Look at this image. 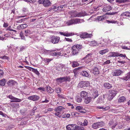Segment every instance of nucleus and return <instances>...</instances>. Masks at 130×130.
Wrapping results in <instances>:
<instances>
[{
	"mask_svg": "<svg viewBox=\"0 0 130 130\" xmlns=\"http://www.w3.org/2000/svg\"><path fill=\"white\" fill-rule=\"evenodd\" d=\"M116 2L118 3H125V0H116Z\"/></svg>",
	"mask_w": 130,
	"mask_h": 130,
	"instance_id": "40",
	"label": "nucleus"
},
{
	"mask_svg": "<svg viewBox=\"0 0 130 130\" xmlns=\"http://www.w3.org/2000/svg\"><path fill=\"white\" fill-rule=\"evenodd\" d=\"M88 123L87 120L86 119H85L84 120V122L83 123L82 125L84 126L87 125Z\"/></svg>",
	"mask_w": 130,
	"mask_h": 130,
	"instance_id": "47",
	"label": "nucleus"
},
{
	"mask_svg": "<svg viewBox=\"0 0 130 130\" xmlns=\"http://www.w3.org/2000/svg\"><path fill=\"white\" fill-rule=\"evenodd\" d=\"M92 54L91 53H89L83 59L84 60L85 59H89L91 58V55Z\"/></svg>",
	"mask_w": 130,
	"mask_h": 130,
	"instance_id": "34",
	"label": "nucleus"
},
{
	"mask_svg": "<svg viewBox=\"0 0 130 130\" xmlns=\"http://www.w3.org/2000/svg\"><path fill=\"white\" fill-rule=\"evenodd\" d=\"M118 56H120L122 57H126V58L127 59V58L126 57L125 55L124 54V55L122 54H120L118 53Z\"/></svg>",
	"mask_w": 130,
	"mask_h": 130,
	"instance_id": "56",
	"label": "nucleus"
},
{
	"mask_svg": "<svg viewBox=\"0 0 130 130\" xmlns=\"http://www.w3.org/2000/svg\"><path fill=\"white\" fill-rule=\"evenodd\" d=\"M87 13L84 11H82L78 13H77V15L76 16H72L73 17H83L87 15Z\"/></svg>",
	"mask_w": 130,
	"mask_h": 130,
	"instance_id": "10",
	"label": "nucleus"
},
{
	"mask_svg": "<svg viewBox=\"0 0 130 130\" xmlns=\"http://www.w3.org/2000/svg\"><path fill=\"white\" fill-rule=\"evenodd\" d=\"M74 35L73 34H72L71 32L68 33L67 32V33H66L65 34H64V36H66V37L69 36H71L72 35Z\"/></svg>",
	"mask_w": 130,
	"mask_h": 130,
	"instance_id": "41",
	"label": "nucleus"
},
{
	"mask_svg": "<svg viewBox=\"0 0 130 130\" xmlns=\"http://www.w3.org/2000/svg\"><path fill=\"white\" fill-rule=\"evenodd\" d=\"M32 71L38 75H39L40 73L37 69H35L34 68L33 69Z\"/></svg>",
	"mask_w": 130,
	"mask_h": 130,
	"instance_id": "42",
	"label": "nucleus"
},
{
	"mask_svg": "<svg viewBox=\"0 0 130 130\" xmlns=\"http://www.w3.org/2000/svg\"><path fill=\"white\" fill-rule=\"evenodd\" d=\"M75 46V45H74L71 48V50L72 51V54L74 55H76L78 53V50Z\"/></svg>",
	"mask_w": 130,
	"mask_h": 130,
	"instance_id": "9",
	"label": "nucleus"
},
{
	"mask_svg": "<svg viewBox=\"0 0 130 130\" xmlns=\"http://www.w3.org/2000/svg\"><path fill=\"white\" fill-rule=\"evenodd\" d=\"M27 27V25L26 24H24L19 25L17 27V29L18 30L23 29Z\"/></svg>",
	"mask_w": 130,
	"mask_h": 130,
	"instance_id": "16",
	"label": "nucleus"
},
{
	"mask_svg": "<svg viewBox=\"0 0 130 130\" xmlns=\"http://www.w3.org/2000/svg\"><path fill=\"white\" fill-rule=\"evenodd\" d=\"M82 68H83V67H80L75 69L73 71V72L75 74L76 73H77V71L78 70L82 69Z\"/></svg>",
	"mask_w": 130,
	"mask_h": 130,
	"instance_id": "39",
	"label": "nucleus"
},
{
	"mask_svg": "<svg viewBox=\"0 0 130 130\" xmlns=\"http://www.w3.org/2000/svg\"><path fill=\"white\" fill-rule=\"evenodd\" d=\"M114 96H113V95H112L109 94L108 96V98L109 100L110 101L112 99Z\"/></svg>",
	"mask_w": 130,
	"mask_h": 130,
	"instance_id": "52",
	"label": "nucleus"
},
{
	"mask_svg": "<svg viewBox=\"0 0 130 130\" xmlns=\"http://www.w3.org/2000/svg\"><path fill=\"white\" fill-rule=\"evenodd\" d=\"M118 54V53L116 52H110L109 54V55L108 56V57H109L118 56H119Z\"/></svg>",
	"mask_w": 130,
	"mask_h": 130,
	"instance_id": "20",
	"label": "nucleus"
},
{
	"mask_svg": "<svg viewBox=\"0 0 130 130\" xmlns=\"http://www.w3.org/2000/svg\"><path fill=\"white\" fill-rule=\"evenodd\" d=\"M25 35L26 36H27L30 34V31L28 29H27L25 31Z\"/></svg>",
	"mask_w": 130,
	"mask_h": 130,
	"instance_id": "36",
	"label": "nucleus"
},
{
	"mask_svg": "<svg viewBox=\"0 0 130 130\" xmlns=\"http://www.w3.org/2000/svg\"><path fill=\"white\" fill-rule=\"evenodd\" d=\"M52 59H50L45 58L44 59V61L45 62L48 63Z\"/></svg>",
	"mask_w": 130,
	"mask_h": 130,
	"instance_id": "48",
	"label": "nucleus"
},
{
	"mask_svg": "<svg viewBox=\"0 0 130 130\" xmlns=\"http://www.w3.org/2000/svg\"><path fill=\"white\" fill-rule=\"evenodd\" d=\"M55 79L57 82L62 83L67 81V78L66 77H63L57 78Z\"/></svg>",
	"mask_w": 130,
	"mask_h": 130,
	"instance_id": "8",
	"label": "nucleus"
},
{
	"mask_svg": "<svg viewBox=\"0 0 130 130\" xmlns=\"http://www.w3.org/2000/svg\"><path fill=\"white\" fill-rule=\"evenodd\" d=\"M97 20L99 21L103 20L105 18V16L104 15L98 17Z\"/></svg>",
	"mask_w": 130,
	"mask_h": 130,
	"instance_id": "27",
	"label": "nucleus"
},
{
	"mask_svg": "<svg viewBox=\"0 0 130 130\" xmlns=\"http://www.w3.org/2000/svg\"><path fill=\"white\" fill-rule=\"evenodd\" d=\"M81 74L85 77H88L89 75L88 73L86 71H84L81 72Z\"/></svg>",
	"mask_w": 130,
	"mask_h": 130,
	"instance_id": "24",
	"label": "nucleus"
},
{
	"mask_svg": "<svg viewBox=\"0 0 130 130\" xmlns=\"http://www.w3.org/2000/svg\"><path fill=\"white\" fill-rule=\"evenodd\" d=\"M61 89L59 88L56 89L55 90V91L57 93H59L61 91Z\"/></svg>",
	"mask_w": 130,
	"mask_h": 130,
	"instance_id": "53",
	"label": "nucleus"
},
{
	"mask_svg": "<svg viewBox=\"0 0 130 130\" xmlns=\"http://www.w3.org/2000/svg\"><path fill=\"white\" fill-rule=\"evenodd\" d=\"M105 124L103 121L93 123L92 125V128L96 129L100 127H102L105 126Z\"/></svg>",
	"mask_w": 130,
	"mask_h": 130,
	"instance_id": "1",
	"label": "nucleus"
},
{
	"mask_svg": "<svg viewBox=\"0 0 130 130\" xmlns=\"http://www.w3.org/2000/svg\"><path fill=\"white\" fill-rule=\"evenodd\" d=\"M98 95V91L96 90H94L92 94V98L95 99Z\"/></svg>",
	"mask_w": 130,
	"mask_h": 130,
	"instance_id": "12",
	"label": "nucleus"
},
{
	"mask_svg": "<svg viewBox=\"0 0 130 130\" xmlns=\"http://www.w3.org/2000/svg\"><path fill=\"white\" fill-rule=\"evenodd\" d=\"M9 98L11 100H14L15 97L13 96L12 95H10L8 96Z\"/></svg>",
	"mask_w": 130,
	"mask_h": 130,
	"instance_id": "61",
	"label": "nucleus"
},
{
	"mask_svg": "<svg viewBox=\"0 0 130 130\" xmlns=\"http://www.w3.org/2000/svg\"><path fill=\"white\" fill-rule=\"evenodd\" d=\"M130 79V72H128L126 74L124 77H123L122 79L124 80L127 81Z\"/></svg>",
	"mask_w": 130,
	"mask_h": 130,
	"instance_id": "15",
	"label": "nucleus"
},
{
	"mask_svg": "<svg viewBox=\"0 0 130 130\" xmlns=\"http://www.w3.org/2000/svg\"><path fill=\"white\" fill-rule=\"evenodd\" d=\"M126 101V98L124 96L120 97L118 99L119 103L124 102Z\"/></svg>",
	"mask_w": 130,
	"mask_h": 130,
	"instance_id": "21",
	"label": "nucleus"
},
{
	"mask_svg": "<svg viewBox=\"0 0 130 130\" xmlns=\"http://www.w3.org/2000/svg\"><path fill=\"white\" fill-rule=\"evenodd\" d=\"M121 15L124 17H130V12L127 11L122 13Z\"/></svg>",
	"mask_w": 130,
	"mask_h": 130,
	"instance_id": "18",
	"label": "nucleus"
},
{
	"mask_svg": "<svg viewBox=\"0 0 130 130\" xmlns=\"http://www.w3.org/2000/svg\"><path fill=\"white\" fill-rule=\"evenodd\" d=\"M118 13L117 12H107L105 14L106 15H114L116 14H117Z\"/></svg>",
	"mask_w": 130,
	"mask_h": 130,
	"instance_id": "44",
	"label": "nucleus"
},
{
	"mask_svg": "<svg viewBox=\"0 0 130 130\" xmlns=\"http://www.w3.org/2000/svg\"><path fill=\"white\" fill-rule=\"evenodd\" d=\"M74 24L79 23L80 22V19H73Z\"/></svg>",
	"mask_w": 130,
	"mask_h": 130,
	"instance_id": "30",
	"label": "nucleus"
},
{
	"mask_svg": "<svg viewBox=\"0 0 130 130\" xmlns=\"http://www.w3.org/2000/svg\"><path fill=\"white\" fill-rule=\"evenodd\" d=\"M6 83L5 80L4 79L0 80V85L2 86H4Z\"/></svg>",
	"mask_w": 130,
	"mask_h": 130,
	"instance_id": "31",
	"label": "nucleus"
},
{
	"mask_svg": "<svg viewBox=\"0 0 130 130\" xmlns=\"http://www.w3.org/2000/svg\"><path fill=\"white\" fill-rule=\"evenodd\" d=\"M106 22L108 23H116L117 22V21H110L109 20H106Z\"/></svg>",
	"mask_w": 130,
	"mask_h": 130,
	"instance_id": "46",
	"label": "nucleus"
},
{
	"mask_svg": "<svg viewBox=\"0 0 130 130\" xmlns=\"http://www.w3.org/2000/svg\"><path fill=\"white\" fill-rule=\"evenodd\" d=\"M43 5L46 7H48L51 5V3L49 0H44Z\"/></svg>",
	"mask_w": 130,
	"mask_h": 130,
	"instance_id": "11",
	"label": "nucleus"
},
{
	"mask_svg": "<svg viewBox=\"0 0 130 130\" xmlns=\"http://www.w3.org/2000/svg\"><path fill=\"white\" fill-rule=\"evenodd\" d=\"M25 2L30 3H33L36 2V0H24Z\"/></svg>",
	"mask_w": 130,
	"mask_h": 130,
	"instance_id": "49",
	"label": "nucleus"
},
{
	"mask_svg": "<svg viewBox=\"0 0 130 130\" xmlns=\"http://www.w3.org/2000/svg\"><path fill=\"white\" fill-rule=\"evenodd\" d=\"M64 6H65L64 5H61L58 7L57 8V10H61L63 8Z\"/></svg>",
	"mask_w": 130,
	"mask_h": 130,
	"instance_id": "60",
	"label": "nucleus"
},
{
	"mask_svg": "<svg viewBox=\"0 0 130 130\" xmlns=\"http://www.w3.org/2000/svg\"><path fill=\"white\" fill-rule=\"evenodd\" d=\"M80 37L81 38H90L92 36V35L91 34H88L86 32L82 33L80 34Z\"/></svg>",
	"mask_w": 130,
	"mask_h": 130,
	"instance_id": "3",
	"label": "nucleus"
},
{
	"mask_svg": "<svg viewBox=\"0 0 130 130\" xmlns=\"http://www.w3.org/2000/svg\"><path fill=\"white\" fill-rule=\"evenodd\" d=\"M59 53L56 52L53 53L52 55L53 56H57V55H59Z\"/></svg>",
	"mask_w": 130,
	"mask_h": 130,
	"instance_id": "62",
	"label": "nucleus"
},
{
	"mask_svg": "<svg viewBox=\"0 0 130 130\" xmlns=\"http://www.w3.org/2000/svg\"><path fill=\"white\" fill-rule=\"evenodd\" d=\"M93 73L95 75H96L100 73V72L99 71V69L97 67H95L93 69Z\"/></svg>",
	"mask_w": 130,
	"mask_h": 130,
	"instance_id": "13",
	"label": "nucleus"
},
{
	"mask_svg": "<svg viewBox=\"0 0 130 130\" xmlns=\"http://www.w3.org/2000/svg\"><path fill=\"white\" fill-rule=\"evenodd\" d=\"M84 128L83 127H80L76 125L74 126V130H84Z\"/></svg>",
	"mask_w": 130,
	"mask_h": 130,
	"instance_id": "29",
	"label": "nucleus"
},
{
	"mask_svg": "<svg viewBox=\"0 0 130 130\" xmlns=\"http://www.w3.org/2000/svg\"><path fill=\"white\" fill-rule=\"evenodd\" d=\"M40 99V97L37 95H33L29 96L28 99L29 100H32L34 101H36Z\"/></svg>",
	"mask_w": 130,
	"mask_h": 130,
	"instance_id": "5",
	"label": "nucleus"
},
{
	"mask_svg": "<svg viewBox=\"0 0 130 130\" xmlns=\"http://www.w3.org/2000/svg\"><path fill=\"white\" fill-rule=\"evenodd\" d=\"M107 11H109L112 9V7L108 5L107 6L105 7Z\"/></svg>",
	"mask_w": 130,
	"mask_h": 130,
	"instance_id": "51",
	"label": "nucleus"
},
{
	"mask_svg": "<svg viewBox=\"0 0 130 130\" xmlns=\"http://www.w3.org/2000/svg\"><path fill=\"white\" fill-rule=\"evenodd\" d=\"M0 58H2V59H8V57L5 55L3 56L0 57Z\"/></svg>",
	"mask_w": 130,
	"mask_h": 130,
	"instance_id": "59",
	"label": "nucleus"
},
{
	"mask_svg": "<svg viewBox=\"0 0 130 130\" xmlns=\"http://www.w3.org/2000/svg\"><path fill=\"white\" fill-rule=\"evenodd\" d=\"M70 116V114L67 113L63 115L62 116V117L63 118H64L66 117L68 118Z\"/></svg>",
	"mask_w": 130,
	"mask_h": 130,
	"instance_id": "45",
	"label": "nucleus"
},
{
	"mask_svg": "<svg viewBox=\"0 0 130 130\" xmlns=\"http://www.w3.org/2000/svg\"><path fill=\"white\" fill-rule=\"evenodd\" d=\"M75 124H70L66 126L67 130H74Z\"/></svg>",
	"mask_w": 130,
	"mask_h": 130,
	"instance_id": "14",
	"label": "nucleus"
},
{
	"mask_svg": "<svg viewBox=\"0 0 130 130\" xmlns=\"http://www.w3.org/2000/svg\"><path fill=\"white\" fill-rule=\"evenodd\" d=\"M109 94L112 95L113 96H115L117 94V91L115 90H112L109 91Z\"/></svg>",
	"mask_w": 130,
	"mask_h": 130,
	"instance_id": "26",
	"label": "nucleus"
},
{
	"mask_svg": "<svg viewBox=\"0 0 130 130\" xmlns=\"http://www.w3.org/2000/svg\"><path fill=\"white\" fill-rule=\"evenodd\" d=\"M42 50V52L43 53L46 54H47L50 51L49 50Z\"/></svg>",
	"mask_w": 130,
	"mask_h": 130,
	"instance_id": "57",
	"label": "nucleus"
},
{
	"mask_svg": "<svg viewBox=\"0 0 130 130\" xmlns=\"http://www.w3.org/2000/svg\"><path fill=\"white\" fill-rule=\"evenodd\" d=\"M105 95H103L102 96L101 95L100 96L96 101L97 103H103L104 102V99Z\"/></svg>",
	"mask_w": 130,
	"mask_h": 130,
	"instance_id": "7",
	"label": "nucleus"
},
{
	"mask_svg": "<svg viewBox=\"0 0 130 130\" xmlns=\"http://www.w3.org/2000/svg\"><path fill=\"white\" fill-rule=\"evenodd\" d=\"M87 93L85 91H83L81 92L80 94L81 97L84 98L87 96Z\"/></svg>",
	"mask_w": 130,
	"mask_h": 130,
	"instance_id": "22",
	"label": "nucleus"
},
{
	"mask_svg": "<svg viewBox=\"0 0 130 130\" xmlns=\"http://www.w3.org/2000/svg\"><path fill=\"white\" fill-rule=\"evenodd\" d=\"M71 63L72 64V66L73 67H77L79 65V63L77 62L74 61L72 62H71Z\"/></svg>",
	"mask_w": 130,
	"mask_h": 130,
	"instance_id": "25",
	"label": "nucleus"
},
{
	"mask_svg": "<svg viewBox=\"0 0 130 130\" xmlns=\"http://www.w3.org/2000/svg\"><path fill=\"white\" fill-rule=\"evenodd\" d=\"M59 37L54 36L52 37L51 39V42L54 44L57 43L59 42Z\"/></svg>",
	"mask_w": 130,
	"mask_h": 130,
	"instance_id": "6",
	"label": "nucleus"
},
{
	"mask_svg": "<svg viewBox=\"0 0 130 130\" xmlns=\"http://www.w3.org/2000/svg\"><path fill=\"white\" fill-rule=\"evenodd\" d=\"M22 99H19L16 98H15L14 100L15 101V102H20L22 101Z\"/></svg>",
	"mask_w": 130,
	"mask_h": 130,
	"instance_id": "55",
	"label": "nucleus"
},
{
	"mask_svg": "<svg viewBox=\"0 0 130 130\" xmlns=\"http://www.w3.org/2000/svg\"><path fill=\"white\" fill-rule=\"evenodd\" d=\"M76 100L78 103L81 102L82 100V98L81 97V96H76Z\"/></svg>",
	"mask_w": 130,
	"mask_h": 130,
	"instance_id": "35",
	"label": "nucleus"
},
{
	"mask_svg": "<svg viewBox=\"0 0 130 130\" xmlns=\"http://www.w3.org/2000/svg\"><path fill=\"white\" fill-rule=\"evenodd\" d=\"M103 86L106 89H109L111 88L112 85L108 83H106L104 84Z\"/></svg>",
	"mask_w": 130,
	"mask_h": 130,
	"instance_id": "17",
	"label": "nucleus"
},
{
	"mask_svg": "<svg viewBox=\"0 0 130 130\" xmlns=\"http://www.w3.org/2000/svg\"><path fill=\"white\" fill-rule=\"evenodd\" d=\"M76 109L78 111L81 112H85L82 110H84L83 107L81 106H77L76 107Z\"/></svg>",
	"mask_w": 130,
	"mask_h": 130,
	"instance_id": "19",
	"label": "nucleus"
},
{
	"mask_svg": "<svg viewBox=\"0 0 130 130\" xmlns=\"http://www.w3.org/2000/svg\"><path fill=\"white\" fill-rule=\"evenodd\" d=\"M124 72V70L123 71L120 69L116 70L112 72V75L114 76H118Z\"/></svg>",
	"mask_w": 130,
	"mask_h": 130,
	"instance_id": "4",
	"label": "nucleus"
},
{
	"mask_svg": "<svg viewBox=\"0 0 130 130\" xmlns=\"http://www.w3.org/2000/svg\"><path fill=\"white\" fill-rule=\"evenodd\" d=\"M90 84L89 82H84L83 81L80 82L78 84V86L80 88L85 87H88L90 86Z\"/></svg>",
	"mask_w": 130,
	"mask_h": 130,
	"instance_id": "2",
	"label": "nucleus"
},
{
	"mask_svg": "<svg viewBox=\"0 0 130 130\" xmlns=\"http://www.w3.org/2000/svg\"><path fill=\"white\" fill-rule=\"evenodd\" d=\"M46 90L47 91L48 93H53L54 91V90L52 89L51 87L48 86L47 87Z\"/></svg>",
	"mask_w": 130,
	"mask_h": 130,
	"instance_id": "23",
	"label": "nucleus"
},
{
	"mask_svg": "<svg viewBox=\"0 0 130 130\" xmlns=\"http://www.w3.org/2000/svg\"><path fill=\"white\" fill-rule=\"evenodd\" d=\"M91 98L90 97H88L86 98L85 100V102L86 103L88 104L90 101Z\"/></svg>",
	"mask_w": 130,
	"mask_h": 130,
	"instance_id": "33",
	"label": "nucleus"
},
{
	"mask_svg": "<svg viewBox=\"0 0 130 130\" xmlns=\"http://www.w3.org/2000/svg\"><path fill=\"white\" fill-rule=\"evenodd\" d=\"M108 51V49H104L100 51L99 53L102 55H103Z\"/></svg>",
	"mask_w": 130,
	"mask_h": 130,
	"instance_id": "37",
	"label": "nucleus"
},
{
	"mask_svg": "<svg viewBox=\"0 0 130 130\" xmlns=\"http://www.w3.org/2000/svg\"><path fill=\"white\" fill-rule=\"evenodd\" d=\"M75 47H76L77 50H78L82 48V46L80 45H75Z\"/></svg>",
	"mask_w": 130,
	"mask_h": 130,
	"instance_id": "50",
	"label": "nucleus"
},
{
	"mask_svg": "<svg viewBox=\"0 0 130 130\" xmlns=\"http://www.w3.org/2000/svg\"><path fill=\"white\" fill-rule=\"evenodd\" d=\"M15 107L16 108H18L20 106L18 103H15Z\"/></svg>",
	"mask_w": 130,
	"mask_h": 130,
	"instance_id": "64",
	"label": "nucleus"
},
{
	"mask_svg": "<svg viewBox=\"0 0 130 130\" xmlns=\"http://www.w3.org/2000/svg\"><path fill=\"white\" fill-rule=\"evenodd\" d=\"M68 26L70 25L74 24L73 19L68 21L66 22Z\"/></svg>",
	"mask_w": 130,
	"mask_h": 130,
	"instance_id": "28",
	"label": "nucleus"
},
{
	"mask_svg": "<svg viewBox=\"0 0 130 130\" xmlns=\"http://www.w3.org/2000/svg\"><path fill=\"white\" fill-rule=\"evenodd\" d=\"M63 107L61 106H59L55 109V111H56L58 110H60L62 109Z\"/></svg>",
	"mask_w": 130,
	"mask_h": 130,
	"instance_id": "43",
	"label": "nucleus"
},
{
	"mask_svg": "<svg viewBox=\"0 0 130 130\" xmlns=\"http://www.w3.org/2000/svg\"><path fill=\"white\" fill-rule=\"evenodd\" d=\"M125 120L127 121H130V117L128 116H125Z\"/></svg>",
	"mask_w": 130,
	"mask_h": 130,
	"instance_id": "54",
	"label": "nucleus"
},
{
	"mask_svg": "<svg viewBox=\"0 0 130 130\" xmlns=\"http://www.w3.org/2000/svg\"><path fill=\"white\" fill-rule=\"evenodd\" d=\"M97 108L99 109H103V110L104 111L106 110L109 109L110 108V107H107L104 108L103 107L98 106L97 107Z\"/></svg>",
	"mask_w": 130,
	"mask_h": 130,
	"instance_id": "32",
	"label": "nucleus"
},
{
	"mask_svg": "<svg viewBox=\"0 0 130 130\" xmlns=\"http://www.w3.org/2000/svg\"><path fill=\"white\" fill-rule=\"evenodd\" d=\"M37 89L43 91H45V89L43 87H40L38 88Z\"/></svg>",
	"mask_w": 130,
	"mask_h": 130,
	"instance_id": "58",
	"label": "nucleus"
},
{
	"mask_svg": "<svg viewBox=\"0 0 130 130\" xmlns=\"http://www.w3.org/2000/svg\"><path fill=\"white\" fill-rule=\"evenodd\" d=\"M15 81L13 80H10L7 83L8 85L11 86L12 85H13L14 84Z\"/></svg>",
	"mask_w": 130,
	"mask_h": 130,
	"instance_id": "38",
	"label": "nucleus"
},
{
	"mask_svg": "<svg viewBox=\"0 0 130 130\" xmlns=\"http://www.w3.org/2000/svg\"><path fill=\"white\" fill-rule=\"evenodd\" d=\"M126 62L125 61H118L117 62V63L118 64V63H121V64H124L125 63H126Z\"/></svg>",
	"mask_w": 130,
	"mask_h": 130,
	"instance_id": "63",
	"label": "nucleus"
}]
</instances>
